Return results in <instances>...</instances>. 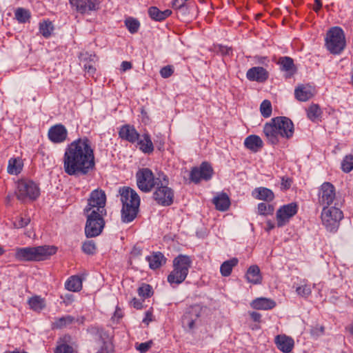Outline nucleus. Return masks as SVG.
<instances>
[{
    "mask_svg": "<svg viewBox=\"0 0 353 353\" xmlns=\"http://www.w3.org/2000/svg\"><path fill=\"white\" fill-rule=\"evenodd\" d=\"M254 196L259 200H263L268 202L272 201L274 198L273 192L263 187L255 188L253 192Z\"/></svg>",
    "mask_w": 353,
    "mask_h": 353,
    "instance_id": "obj_30",
    "label": "nucleus"
},
{
    "mask_svg": "<svg viewBox=\"0 0 353 353\" xmlns=\"http://www.w3.org/2000/svg\"><path fill=\"white\" fill-rule=\"evenodd\" d=\"M85 69L89 73H94L95 72V68L91 65H85Z\"/></svg>",
    "mask_w": 353,
    "mask_h": 353,
    "instance_id": "obj_63",
    "label": "nucleus"
},
{
    "mask_svg": "<svg viewBox=\"0 0 353 353\" xmlns=\"http://www.w3.org/2000/svg\"><path fill=\"white\" fill-rule=\"evenodd\" d=\"M198 317L199 315L197 312L192 310L191 312H186L183 315L182 323L184 326H187L190 329H193L194 327L195 321Z\"/></svg>",
    "mask_w": 353,
    "mask_h": 353,
    "instance_id": "obj_36",
    "label": "nucleus"
},
{
    "mask_svg": "<svg viewBox=\"0 0 353 353\" xmlns=\"http://www.w3.org/2000/svg\"><path fill=\"white\" fill-rule=\"evenodd\" d=\"M121 139L134 143L139 141L140 135L134 126L126 124L121 127L119 131Z\"/></svg>",
    "mask_w": 353,
    "mask_h": 353,
    "instance_id": "obj_21",
    "label": "nucleus"
},
{
    "mask_svg": "<svg viewBox=\"0 0 353 353\" xmlns=\"http://www.w3.org/2000/svg\"><path fill=\"white\" fill-rule=\"evenodd\" d=\"M23 168V163L19 158H11L8 161V172L10 174H18Z\"/></svg>",
    "mask_w": 353,
    "mask_h": 353,
    "instance_id": "obj_34",
    "label": "nucleus"
},
{
    "mask_svg": "<svg viewBox=\"0 0 353 353\" xmlns=\"http://www.w3.org/2000/svg\"><path fill=\"white\" fill-rule=\"evenodd\" d=\"M246 77L250 81L262 83L268 79L269 73L263 67H252L247 71Z\"/></svg>",
    "mask_w": 353,
    "mask_h": 353,
    "instance_id": "obj_20",
    "label": "nucleus"
},
{
    "mask_svg": "<svg viewBox=\"0 0 353 353\" xmlns=\"http://www.w3.org/2000/svg\"><path fill=\"white\" fill-rule=\"evenodd\" d=\"M63 169L68 175H85L95 166L94 149L90 140L84 137L71 142L65 150Z\"/></svg>",
    "mask_w": 353,
    "mask_h": 353,
    "instance_id": "obj_1",
    "label": "nucleus"
},
{
    "mask_svg": "<svg viewBox=\"0 0 353 353\" xmlns=\"http://www.w3.org/2000/svg\"><path fill=\"white\" fill-rule=\"evenodd\" d=\"M14 15L19 23H26L30 17V12L21 8H19L15 10Z\"/></svg>",
    "mask_w": 353,
    "mask_h": 353,
    "instance_id": "obj_42",
    "label": "nucleus"
},
{
    "mask_svg": "<svg viewBox=\"0 0 353 353\" xmlns=\"http://www.w3.org/2000/svg\"><path fill=\"white\" fill-rule=\"evenodd\" d=\"M322 7V2L321 0H315L314 1V7H313V10L316 12H318L320 9Z\"/></svg>",
    "mask_w": 353,
    "mask_h": 353,
    "instance_id": "obj_59",
    "label": "nucleus"
},
{
    "mask_svg": "<svg viewBox=\"0 0 353 353\" xmlns=\"http://www.w3.org/2000/svg\"><path fill=\"white\" fill-rule=\"evenodd\" d=\"M130 304L136 309H141L142 307V303L136 298L132 299Z\"/></svg>",
    "mask_w": 353,
    "mask_h": 353,
    "instance_id": "obj_57",
    "label": "nucleus"
},
{
    "mask_svg": "<svg viewBox=\"0 0 353 353\" xmlns=\"http://www.w3.org/2000/svg\"><path fill=\"white\" fill-rule=\"evenodd\" d=\"M260 111L265 118L270 117L272 114V104L270 101L264 100L260 105Z\"/></svg>",
    "mask_w": 353,
    "mask_h": 353,
    "instance_id": "obj_45",
    "label": "nucleus"
},
{
    "mask_svg": "<svg viewBox=\"0 0 353 353\" xmlns=\"http://www.w3.org/2000/svg\"><path fill=\"white\" fill-rule=\"evenodd\" d=\"M196 8V6L194 3H186L176 10V12L179 17H181L182 19H187L189 15H194V10Z\"/></svg>",
    "mask_w": 353,
    "mask_h": 353,
    "instance_id": "obj_35",
    "label": "nucleus"
},
{
    "mask_svg": "<svg viewBox=\"0 0 353 353\" xmlns=\"http://www.w3.org/2000/svg\"><path fill=\"white\" fill-rule=\"evenodd\" d=\"M86 216L87 221L85 227V233L87 237L92 238L99 236L105 225L103 217L106 214L84 213Z\"/></svg>",
    "mask_w": 353,
    "mask_h": 353,
    "instance_id": "obj_12",
    "label": "nucleus"
},
{
    "mask_svg": "<svg viewBox=\"0 0 353 353\" xmlns=\"http://www.w3.org/2000/svg\"><path fill=\"white\" fill-rule=\"evenodd\" d=\"M174 72V68L172 65H165L160 70V74L163 78L170 77Z\"/></svg>",
    "mask_w": 353,
    "mask_h": 353,
    "instance_id": "obj_51",
    "label": "nucleus"
},
{
    "mask_svg": "<svg viewBox=\"0 0 353 353\" xmlns=\"http://www.w3.org/2000/svg\"><path fill=\"white\" fill-rule=\"evenodd\" d=\"M213 170L207 162H203L200 167H194L190 174V179L195 183H198L201 179L208 181L212 178Z\"/></svg>",
    "mask_w": 353,
    "mask_h": 353,
    "instance_id": "obj_15",
    "label": "nucleus"
},
{
    "mask_svg": "<svg viewBox=\"0 0 353 353\" xmlns=\"http://www.w3.org/2000/svg\"><path fill=\"white\" fill-rule=\"evenodd\" d=\"M65 288L71 292H79L82 289V280L79 276H72L65 283Z\"/></svg>",
    "mask_w": 353,
    "mask_h": 353,
    "instance_id": "obj_31",
    "label": "nucleus"
},
{
    "mask_svg": "<svg viewBox=\"0 0 353 353\" xmlns=\"http://www.w3.org/2000/svg\"><path fill=\"white\" fill-rule=\"evenodd\" d=\"M342 211L336 207L323 208L321 212V220L327 230L335 232L339 226V222L343 219Z\"/></svg>",
    "mask_w": 353,
    "mask_h": 353,
    "instance_id": "obj_11",
    "label": "nucleus"
},
{
    "mask_svg": "<svg viewBox=\"0 0 353 353\" xmlns=\"http://www.w3.org/2000/svg\"><path fill=\"white\" fill-rule=\"evenodd\" d=\"M336 199L334 186L330 182L323 183L319 190L318 202L323 208H329Z\"/></svg>",
    "mask_w": 353,
    "mask_h": 353,
    "instance_id": "obj_14",
    "label": "nucleus"
},
{
    "mask_svg": "<svg viewBox=\"0 0 353 353\" xmlns=\"http://www.w3.org/2000/svg\"><path fill=\"white\" fill-rule=\"evenodd\" d=\"M252 319L255 322H259L261 319V315L256 312H252L250 314Z\"/></svg>",
    "mask_w": 353,
    "mask_h": 353,
    "instance_id": "obj_60",
    "label": "nucleus"
},
{
    "mask_svg": "<svg viewBox=\"0 0 353 353\" xmlns=\"http://www.w3.org/2000/svg\"><path fill=\"white\" fill-rule=\"evenodd\" d=\"M139 149L143 152H152L153 150V144L148 134H144L138 141Z\"/></svg>",
    "mask_w": 353,
    "mask_h": 353,
    "instance_id": "obj_38",
    "label": "nucleus"
},
{
    "mask_svg": "<svg viewBox=\"0 0 353 353\" xmlns=\"http://www.w3.org/2000/svg\"><path fill=\"white\" fill-rule=\"evenodd\" d=\"M96 245L92 240L86 241L82 245L83 252L88 254H93L96 251Z\"/></svg>",
    "mask_w": 353,
    "mask_h": 353,
    "instance_id": "obj_46",
    "label": "nucleus"
},
{
    "mask_svg": "<svg viewBox=\"0 0 353 353\" xmlns=\"http://www.w3.org/2000/svg\"><path fill=\"white\" fill-rule=\"evenodd\" d=\"M136 178L138 188L143 192H150L154 187V176L149 168L139 169L136 174Z\"/></svg>",
    "mask_w": 353,
    "mask_h": 353,
    "instance_id": "obj_13",
    "label": "nucleus"
},
{
    "mask_svg": "<svg viewBox=\"0 0 353 353\" xmlns=\"http://www.w3.org/2000/svg\"><path fill=\"white\" fill-rule=\"evenodd\" d=\"M277 64L281 71L286 72L287 77H291L296 72V67L293 59L290 57H281L279 59Z\"/></svg>",
    "mask_w": 353,
    "mask_h": 353,
    "instance_id": "obj_24",
    "label": "nucleus"
},
{
    "mask_svg": "<svg viewBox=\"0 0 353 353\" xmlns=\"http://www.w3.org/2000/svg\"><path fill=\"white\" fill-rule=\"evenodd\" d=\"M125 25L128 30H129V32L132 34L137 32L140 27V23L139 21L132 17H128L125 20Z\"/></svg>",
    "mask_w": 353,
    "mask_h": 353,
    "instance_id": "obj_39",
    "label": "nucleus"
},
{
    "mask_svg": "<svg viewBox=\"0 0 353 353\" xmlns=\"http://www.w3.org/2000/svg\"><path fill=\"white\" fill-rule=\"evenodd\" d=\"M219 50L223 54H229L230 52L232 51V49L227 46H220Z\"/></svg>",
    "mask_w": 353,
    "mask_h": 353,
    "instance_id": "obj_61",
    "label": "nucleus"
},
{
    "mask_svg": "<svg viewBox=\"0 0 353 353\" xmlns=\"http://www.w3.org/2000/svg\"><path fill=\"white\" fill-rule=\"evenodd\" d=\"M322 112L317 104L311 105L307 110V115L310 120L316 122L320 120Z\"/></svg>",
    "mask_w": 353,
    "mask_h": 353,
    "instance_id": "obj_37",
    "label": "nucleus"
},
{
    "mask_svg": "<svg viewBox=\"0 0 353 353\" xmlns=\"http://www.w3.org/2000/svg\"><path fill=\"white\" fill-rule=\"evenodd\" d=\"M341 169L344 172L348 173L353 169V155H346L341 162Z\"/></svg>",
    "mask_w": 353,
    "mask_h": 353,
    "instance_id": "obj_43",
    "label": "nucleus"
},
{
    "mask_svg": "<svg viewBox=\"0 0 353 353\" xmlns=\"http://www.w3.org/2000/svg\"><path fill=\"white\" fill-rule=\"evenodd\" d=\"M291 180L289 178L282 177L281 179V186L284 189H289L291 185Z\"/></svg>",
    "mask_w": 353,
    "mask_h": 353,
    "instance_id": "obj_56",
    "label": "nucleus"
},
{
    "mask_svg": "<svg viewBox=\"0 0 353 353\" xmlns=\"http://www.w3.org/2000/svg\"><path fill=\"white\" fill-rule=\"evenodd\" d=\"M192 265V260L187 255L180 254L173 260V270L168 276V281L170 284L179 285L186 279L189 269Z\"/></svg>",
    "mask_w": 353,
    "mask_h": 353,
    "instance_id": "obj_5",
    "label": "nucleus"
},
{
    "mask_svg": "<svg viewBox=\"0 0 353 353\" xmlns=\"http://www.w3.org/2000/svg\"><path fill=\"white\" fill-rule=\"evenodd\" d=\"M152 258H154V256H149L147 257V260L149 262L150 268L154 270V259H153Z\"/></svg>",
    "mask_w": 353,
    "mask_h": 353,
    "instance_id": "obj_62",
    "label": "nucleus"
},
{
    "mask_svg": "<svg viewBox=\"0 0 353 353\" xmlns=\"http://www.w3.org/2000/svg\"><path fill=\"white\" fill-rule=\"evenodd\" d=\"M152 345H153V341L152 340H150L145 343H137L135 344V347L140 353H145L152 347Z\"/></svg>",
    "mask_w": 353,
    "mask_h": 353,
    "instance_id": "obj_48",
    "label": "nucleus"
},
{
    "mask_svg": "<svg viewBox=\"0 0 353 353\" xmlns=\"http://www.w3.org/2000/svg\"><path fill=\"white\" fill-rule=\"evenodd\" d=\"M275 305L276 303L272 299L263 297L257 298L251 303L252 307L256 310H270Z\"/></svg>",
    "mask_w": 353,
    "mask_h": 353,
    "instance_id": "obj_26",
    "label": "nucleus"
},
{
    "mask_svg": "<svg viewBox=\"0 0 353 353\" xmlns=\"http://www.w3.org/2000/svg\"><path fill=\"white\" fill-rule=\"evenodd\" d=\"M75 321V318L71 315H65L54 319L52 323V330H61L68 327Z\"/></svg>",
    "mask_w": 353,
    "mask_h": 353,
    "instance_id": "obj_28",
    "label": "nucleus"
},
{
    "mask_svg": "<svg viewBox=\"0 0 353 353\" xmlns=\"http://www.w3.org/2000/svg\"><path fill=\"white\" fill-rule=\"evenodd\" d=\"M90 332L95 336L97 353H113L112 336L105 329L92 327Z\"/></svg>",
    "mask_w": 353,
    "mask_h": 353,
    "instance_id": "obj_9",
    "label": "nucleus"
},
{
    "mask_svg": "<svg viewBox=\"0 0 353 353\" xmlns=\"http://www.w3.org/2000/svg\"><path fill=\"white\" fill-rule=\"evenodd\" d=\"M153 320V310L150 308L146 313L145 316L143 319V323L148 325Z\"/></svg>",
    "mask_w": 353,
    "mask_h": 353,
    "instance_id": "obj_54",
    "label": "nucleus"
},
{
    "mask_svg": "<svg viewBox=\"0 0 353 353\" xmlns=\"http://www.w3.org/2000/svg\"><path fill=\"white\" fill-rule=\"evenodd\" d=\"M167 262L166 257L161 252H156V268H160Z\"/></svg>",
    "mask_w": 353,
    "mask_h": 353,
    "instance_id": "obj_52",
    "label": "nucleus"
},
{
    "mask_svg": "<svg viewBox=\"0 0 353 353\" xmlns=\"http://www.w3.org/2000/svg\"><path fill=\"white\" fill-rule=\"evenodd\" d=\"M15 194L17 199L23 202L34 201L39 197L40 190L34 181L23 179L18 181Z\"/></svg>",
    "mask_w": 353,
    "mask_h": 353,
    "instance_id": "obj_7",
    "label": "nucleus"
},
{
    "mask_svg": "<svg viewBox=\"0 0 353 353\" xmlns=\"http://www.w3.org/2000/svg\"><path fill=\"white\" fill-rule=\"evenodd\" d=\"M296 291L299 295L304 297L308 296L312 292L310 287L307 285L296 288Z\"/></svg>",
    "mask_w": 353,
    "mask_h": 353,
    "instance_id": "obj_50",
    "label": "nucleus"
},
{
    "mask_svg": "<svg viewBox=\"0 0 353 353\" xmlns=\"http://www.w3.org/2000/svg\"><path fill=\"white\" fill-rule=\"evenodd\" d=\"M324 332V327L321 325H316L314 327H312V328L310 330V333L312 336L314 337H318L323 334Z\"/></svg>",
    "mask_w": 353,
    "mask_h": 353,
    "instance_id": "obj_53",
    "label": "nucleus"
},
{
    "mask_svg": "<svg viewBox=\"0 0 353 353\" xmlns=\"http://www.w3.org/2000/svg\"><path fill=\"white\" fill-rule=\"evenodd\" d=\"M245 148L252 152H258L263 147V141L257 135H250L244 141Z\"/></svg>",
    "mask_w": 353,
    "mask_h": 353,
    "instance_id": "obj_29",
    "label": "nucleus"
},
{
    "mask_svg": "<svg viewBox=\"0 0 353 353\" xmlns=\"http://www.w3.org/2000/svg\"><path fill=\"white\" fill-rule=\"evenodd\" d=\"M70 3L81 14L97 10L99 8V1L97 0H70Z\"/></svg>",
    "mask_w": 353,
    "mask_h": 353,
    "instance_id": "obj_18",
    "label": "nucleus"
},
{
    "mask_svg": "<svg viewBox=\"0 0 353 353\" xmlns=\"http://www.w3.org/2000/svg\"><path fill=\"white\" fill-rule=\"evenodd\" d=\"M57 251L56 247L50 245L17 248L14 256L21 261H41L47 260L55 254Z\"/></svg>",
    "mask_w": 353,
    "mask_h": 353,
    "instance_id": "obj_4",
    "label": "nucleus"
},
{
    "mask_svg": "<svg viewBox=\"0 0 353 353\" xmlns=\"http://www.w3.org/2000/svg\"><path fill=\"white\" fill-rule=\"evenodd\" d=\"M245 277L249 283L255 285L260 284L262 281V276L259 266L256 265H251L247 271Z\"/></svg>",
    "mask_w": 353,
    "mask_h": 353,
    "instance_id": "obj_27",
    "label": "nucleus"
},
{
    "mask_svg": "<svg viewBox=\"0 0 353 353\" xmlns=\"http://www.w3.org/2000/svg\"><path fill=\"white\" fill-rule=\"evenodd\" d=\"M186 3H187L184 0H173L172 8L176 10Z\"/></svg>",
    "mask_w": 353,
    "mask_h": 353,
    "instance_id": "obj_55",
    "label": "nucleus"
},
{
    "mask_svg": "<svg viewBox=\"0 0 353 353\" xmlns=\"http://www.w3.org/2000/svg\"><path fill=\"white\" fill-rule=\"evenodd\" d=\"M75 350L72 343V337L69 334H65L57 341V345L54 353H74Z\"/></svg>",
    "mask_w": 353,
    "mask_h": 353,
    "instance_id": "obj_19",
    "label": "nucleus"
},
{
    "mask_svg": "<svg viewBox=\"0 0 353 353\" xmlns=\"http://www.w3.org/2000/svg\"><path fill=\"white\" fill-rule=\"evenodd\" d=\"M28 305L31 310L40 312L46 306V300L40 296L35 295L28 300Z\"/></svg>",
    "mask_w": 353,
    "mask_h": 353,
    "instance_id": "obj_32",
    "label": "nucleus"
},
{
    "mask_svg": "<svg viewBox=\"0 0 353 353\" xmlns=\"http://www.w3.org/2000/svg\"><path fill=\"white\" fill-rule=\"evenodd\" d=\"M122 203L121 220L124 223L132 221L137 216L140 205V198L130 187H122L119 190Z\"/></svg>",
    "mask_w": 353,
    "mask_h": 353,
    "instance_id": "obj_3",
    "label": "nucleus"
},
{
    "mask_svg": "<svg viewBox=\"0 0 353 353\" xmlns=\"http://www.w3.org/2000/svg\"><path fill=\"white\" fill-rule=\"evenodd\" d=\"M105 204L106 194L105 192L99 188L94 190L88 199V204L84 209V213L106 214Z\"/></svg>",
    "mask_w": 353,
    "mask_h": 353,
    "instance_id": "obj_8",
    "label": "nucleus"
},
{
    "mask_svg": "<svg viewBox=\"0 0 353 353\" xmlns=\"http://www.w3.org/2000/svg\"><path fill=\"white\" fill-rule=\"evenodd\" d=\"M138 294L143 299H146L153 294L152 288L148 284L143 283L138 288Z\"/></svg>",
    "mask_w": 353,
    "mask_h": 353,
    "instance_id": "obj_44",
    "label": "nucleus"
},
{
    "mask_svg": "<svg viewBox=\"0 0 353 353\" xmlns=\"http://www.w3.org/2000/svg\"><path fill=\"white\" fill-rule=\"evenodd\" d=\"M256 59L258 62L261 64H265L266 61H268L266 57H258Z\"/></svg>",
    "mask_w": 353,
    "mask_h": 353,
    "instance_id": "obj_64",
    "label": "nucleus"
},
{
    "mask_svg": "<svg viewBox=\"0 0 353 353\" xmlns=\"http://www.w3.org/2000/svg\"><path fill=\"white\" fill-rule=\"evenodd\" d=\"M275 343L279 350L284 353H290L294 345V340L285 335H278L275 338Z\"/></svg>",
    "mask_w": 353,
    "mask_h": 353,
    "instance_id": "obj_23",
    "label": "nucleus"
},
{
    "mask_svg": "<svg viewBox=\"0 0 353 353\" xmlns=\"http://www.w3.org/2000/svg\"><path fill=\"white\" fill-rule=\"evenodd\" d=\"M121 67L122 71L125 72L126 70L131 69L132 65L130 62L125 61L121 63Z\"/></svg>",
    "mask_w": 353,
    "mask_h": 353,
    "instance_id": "obj_58",
    "label": "nucleus"
},
{
    "mask_svg": "<svg viewBox=\"0 0 353 353\" xmlns=\"http://www.w3.org/2000/svg\"><path fill=\"white\" fill-rule=\"evenodd\" d=\"M325 45L331 53L339 54L345 46V39L343 30L339 27L330 28L326 34Z\"/></svg>",
    "mask_w": 353,
    "mask_h": 353,
    "instance_id": "obj_10",
    "label": "nucleus"
},
{
    "mask_svg": "<svg viewBox=\"0 0 353 353\" xmlns=\"http://www.w3.org/2000/svg\"><path fill=\"white\" fill-rule=\"evenodd\" d=\"M239 260L236 258H232L224 261L220 267V272L223 276H228L231 274L233 268L237 265Z\"/></svg>",
    "mask_w": 353,
    "mask_h": 353,
    "instance_id": "obj_33",
    "label": "nucleus"
},
{
    "mask_svg": "<svg viewBox=\"0 0 353 353\" xmlns=\"http://www.w3.org/2000/svg\"><path fill=\"white\" fill-rule=\"evenodd\" d=\"M314 88L309 85H299L294 90L295 98L300 101H307L314 94Z\"/></svg>",
    "mask_w": 353,
    "mask_h": 353,
    "instance_id": "obj_22",
    "label": "nucleus"
},
{
    "mask_svg": "<svg viewBox=\"0 0 353 353\" xmlns=\"http://www.w3.org/2000/svg\"><path fill=\"white\" fill-rule=\"evenodd\" d=\"M172 14V10L167 9L164 11H161L156 7V21H161L165 19Z\"/></svg>",
    "mask_w": 353,
    "mask_h": 353,
    "instance_id": "obj_49",
    "label": "nucleus"
},
{
    "mask_svg": "<svg viewBox=\"0 0 353 353\" xmlns=\"http://www.w3.org/2000/svg\"><path fill=\"white\" fill-rule=\"evenodd\" d=\"M30 221L28 216H17L13 222V225L16 228H21L26 226Z\"/></svg>",
    "mask_w": 353,
    "mask_h": 353,
    "instance_id": "obj_47",
    "label": "nucleus"
},
{
    "mask_svg": "<svg viewBox=\"0 0 353 353\" xmlns=\"http://www.w3.org/2000/svg\"><path fill=\"white\" fill-rule=\"evenodd\" d=\"M48 136L52 143H60L66 140L68 130L63 125L56 124L49 129Z\"/></svg>",
    "mask_w": 353,
    "mask_h": 353,
    "instance_id": "obj_17",
    "label": "nucleus"
},
{
    "mask_svg": "<svg viewBox=\"0 0 353 353\" xmlns=\"http://www.w3.org/2000/svg\"><path fill=\"white\" fill-rule=\"evenodd\" d=\"M53 30V26L52 22L49 21H44L39 24V32L46 38L51 35Z\"/></svg>",
    "mask_w": 353,
    "mask_h": 353,
    "instance_id": "obj_40",
    "label": "nucleus"
},
{
    "mask_svg": "<svg viewBox=\"0 0 353 353\" xmlns=\"http://www.w3.org/2000/svg\"><path fill=\"white\" fill-rule=\"evenodd\" d=\"M169 179L162 172L156 174V202L163 206H169L173 203L174 192L168 185Z\"/></svg>",
    "mask_w": 353,
    "mask_h": 353,
    "instance_id": "obj_6",
    "label": "nucleus"
},
{
    "mask_svg": "<svg viewBox=\"0 0 353 353\" xmlns=\"http://www.w3.org/2000/svg\"><path fill=\"white\" fill-rule=\"evenodd\" d=\"M274 207L272 204L260 203L258 204V212L261 215L266 216L274 213Z\"/></svg>",
    "mask_w": 353,
    "mask_h": 353,
    "instance_id": "obj_41",
    "label": "nucleus"
},
{
    "mask_svg": "<svg viewBox=\"0 0 353 353\" xmlns=\"http://www.w3.org/2000/svg\"><path fill=\"white\" fill-rule=\"evenodd\" d=\"M212 203L216 210L224 212L228 210L230 205V200L226 193L221 192L218 194L212 199Z\"/></svg>",
    "mask_w": 353,
    "mask_h": 353,
    "instance_id": "obj_25",
    "label": "nucleus"
},
{
    "mask_svg": "<svg viewBox=\"0 0 353 353\" xmlns=\"http://www.w3.org/2000/svg\"><path fill=\"white\" fill-rule=\"evenodd\" d=\"M263 132L269 143L276 145L279 141V137L288 139L293 136L294 124L288 117H277L264 125Z\"/></svg>",
    "mask_w": 353,
    "mask_h": 353,
    "instance_id": "obj_2",
    "label": "nucleus"
},
{
    "mask_svg": "<svg viewBox=\"0 0 353 353\" xmlns=\"http://www.w3.org/2000/svg\"><path fill=\"white\" fill-rule=\"evenodd\" d=\"M296 212L297 205L294 203L281 207L276 212L277 226L281 228L285 225Z\"/></svg>",
    "mask_w": 353,
    "mask_h": 353,
    "instance_id": "obj_16",
    "label": "nucleus"
}]
</instances>
